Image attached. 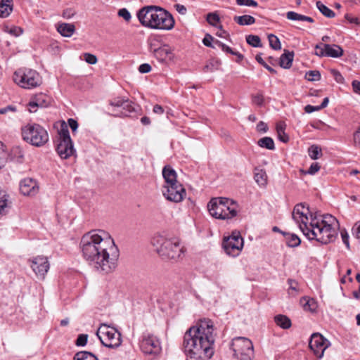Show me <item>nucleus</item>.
Returning a JSON list of instances; mask_svg holds the SVG:
<instances>
[{
    "instance_id": "c03bdc74",
    "label": "nucleus",
    "mask_w": 360,
    "mask_h": 360,
    "mask_svg": "<svg viewBox=\"0 0 360 360\" xmlns=\"http://www.w3.org/2000/svg\"><path fill=\"white\" fill-rule=\"evenodd\" d=\"M320 169V165L318 162H313L310 167L309 168L308 171L307 172H304L302 170V173H304V174H316L317 172H319Z\"/></svg>"
},
{
    "instance_id": "69168bd1",
    "label": "nucleus",
    "mask_w": 360,
    "mask_h": 360,
    "mask_svg": "<svg viewBox=\"0 0 360 360\" xmlns=\"http://www.w3.org/2000/svg\"><path fill=\"white\" fill-rule=\"evenodd\" d=\"M304 110L307 113H311L314 111H318V110H320L319 109H318V105L317 106H313V105H307L304 107Z\"/></svg>"
},
{
    "instance_id": "bf43d9fd",
    "label": "nucleus",
    "mask_w": 360,
    "mask_h": 360,
    "mask_svg": "<svg viewBox=\"0 0 360 360\" xmlns=\"http://www.w3.org/2000/svg\"><path fill=\"white\" fill-rule=\"evenodd\" d=\"M277 135L278 139L283 143H287L289 141V136L285 134V131H282L281 134L278 132L277 133Z\"/></svg>"
},
{
    "instance_id": "680f3d73",
    "label": "nucleus",
    "mask_w": 360,
    "mask_h": 360,
    "mask_svg": "<svg viewBox=\"0 0 360 360\" xmlns=\"http://www.w3.org/2000/svg\"><path fill=\"white\" fill-rule=\"evenodd\" d=\"M68 124L70 127L72 129V131H75L78 127L77 122L72 118L68 120Z\"/></svg>"
},
{
    "instance_id": "58836bf2",
    "label": "nucleus",
    "mask_w": 360,
    "mask_h": 360,
    "mask_svg": "<svg viewBox=\"0 0 360 360\" xmlns=\"http://www.w3.org/2000/svg\"><path fill=\"white\" fill-rule=\"evenodd\" d=\"M207 22L212 26H217V23L220 21L219 16L216 13H210L207 15Z\"/></svg>"
},
{
    "instance_id": "7c9ffc66",
    "label": "nucleus",
    "mask_w": 360,
    "mask_h": 360,
    "mask_svg": "<svg viewBox=\"0 0 360 360\" xmlns=\"http://www.w3.org/2000/svg\"><path fill=\"white\" fill-rule=\"evenodd\" d=\"M257 144L259 146L268 150H274L275 148L274 140L271 137L268 136L260 139L257 141Z\"/></svg>"
},
{
    "instance_id": "4c0bfd02",
    "label": "nucleus",
    "mask_w": 360,
    "mask_h": 360,
    "mask_svg": "<svg viewBox=\"0 0 360 360\" xmlns=\"http://www.w3.org/2000/svg\"><path fill=\"white\" fill-rule=\"evenodd\" d=\"M305 79L308 81H319L321 79V74L318 70H310L305 74Z\"/></svg>"
},
{
    "instance_id": "f8f14e48",
    "label": "nucleus",
    "mask_w": 360,
    "mask_h": 360,
    "mask_svg": "<svg viewBox=\"0 0 360 360\" xmlns=\"http://www.w3.org/2000/svg\"><path fill=\"white\" fill-rule=\"evenodd\" d=\"M244 246V240L238 231H234L229 236H225L222 241V248L230 257L238 256Z\"/></svg>"
},
{
    "instance_id": "bb28decb",
    "label": "nucleus",
    "mask_w": 360,
    "mask_h": 360,
    "mask_svg": "<svg viewBox=\"0 0 360 360\" xmlns=\"http://www.w3.org/2000/svg\"><path fill=\"white\" fill-rule=\"evenodd\" d=\"M274 321L276 325L283 329H288L292 325L290 319L288 316L282 314L276 315L274 317Z\"/></svg>"
},
{
    "instance_id": "774afa93",
    "label": "nucleus",
    "mask_w": 360,
    "mask_h": 360,
    "mask_svg": "<svg viewBox=\"0 0 360 360\" xmlns=\"http://www.w3.org/2000/svg\"><path fill=\"white\" fill-rule=\"evenodd\" d=\"M285 124L284 122H279L276 124V132H282L285 131Z\"/></svg>"
},
{
    "instance_id": "de8ad7c7",
    "label": "nucleus",
    "mask_w": 360,
    "mask_h": 360,
    "mask_svg": "<svg viewBox=\"0 0 360 360\" xmlns=\"http://www.w3.org/2000/svg\"><path fill=\"white\" fill-rule=\"evenodd\" d=\"M88 335L85 334H81L78 336L76 340V345L77 346H84L87 343Z\"/></svg>"
},
{
    "instance_id": "9b49d317",
    "label": "nucleus",
    "mask_w": 360,
    "mask_h": 360,
    "mask_svg": "<svg viewBox=\"0 0 360 360\" xmlns=\"http://www.w3.org/2000/svg\"><path fill=\"white\" fill-rule=\"evenodd\" d=\"M231 349L234 356L238 360H252L254 356V349L252 341L246 338L237 337L231 342Z\"/></svg>"
},
{
    "instance_id": "393cba45",
    "label": "nucleus",
    "mask_w": 360,
    "mask_h": 360,
    "mask_svg": "<svg viewBox=\"0 0 360 360\" xmlns=\"http://www.w3.org/2000/svg\"><path fill=\"white\" fill-rule=\"evenodd\" d=\"M254 179L257 184L260 186H265L267 184V174L263 169H255Z\"/></svg>"
},
{
    "instance_id": "20e7f679",
    "label": "nucleus",
    "mask_w": 360,
    "mask_h": 360,
    "mask_svg": "<svg viewBox=\"0 0 360 360\" xmlns=\"http://www.w3.org/2000/svg\"><path fill=\"white\" fill-rule=\"evenodd\" d=\"M137 18L143 27L154 30L169 31L175 25L172 15L167 10L156 6H148L141 8L137 13Z\"/></svg>"
},
{
    "instance_id": "603ef678",
    "label": "nucleus",
    "mask_w": 360,
    "mask_h": 360,
    "mask_svg": "<svg viewBox=\"0 0 360 360\" xmlns=\"http://www.w3.org/2000/svg\"><path fill=\"white\" fill-rule=\"evenodd\" d=\"M342 240L343 243L345 244L347 248H349V234L345 230H342L340 232Z\"/></svg>"
},
{
    "instance_id": "f03ea898",
    "label": "nucleus",
    "mask_w": 360,
    "mask_h": 360,
    "mask_svg": "<svg viewBox=\"0 0 360 360\" xmlns=\"http://www.w3.org/2000/svg\"><path fill=\"white\" fill-rule=\"evenodd\" d=\"M292 215L308 239L316 240L321 244H328L335 240L338 236V221L333 216L313 215L309 207L304 203L296 205Z\"/></svg>"
},
{
    "instance_id": "49530a36",
    "label": "nucleus",
    "mask_w": 360,
    "mask_h": 360,
    "mask_svg": "<svg viewBox=\"0 0 360 360\" xmlns=\"http://www.w3.org/2000/svg\"><path fill=\"white\" fill-rule=\"evenodd\" d=\"M236 3L239 6H257V3L254 0H236Z\"/></svg>"
},
{
    "instance_id": "c9c22d12",
    "label": "nucleus",
    "mask_w": 360,
    "mask_h": 360,
    "mask_svg": "<svg viewBox=\"0 0 360 360\" xmlns=\"http://www.w3.org/2000/svg\"><path fill=\"white\" fill-rule=\"evenodd\" d=\"M269 45L274 50H279L281 49V44L279 39L274 34H271L268 36Z\"/></svg>"
},
{
    "instance_id": "a878e982",
    "label": "nucleus",
    "mask_w": 360,
    "mask_h": 360,
    "mask_svg": "<svg viewBox=\"0 0 360 360\" xmlns=\"http://www.w3.org/2000/svg\"><path fill=\"white\" fill-rule=\"evenodd\" d=\"M294 54L292 52L285 51L280 58V65L283 68H290L292 65Z\"/></svg>"
},
{
    "instance_id": "a211bd4d",
    "label": "nucleus",
    "mask_w": 360,
    "mask_h": 360,
    "mask_svg": "<svg viewBox=\"0 0 360 360\" xmlns=\"http://www.w3.org/2000/svg\"><path fill=\"white\" fill-rule=\"evenodd\" d=\"M30 261V266L39 278L44 279L49 269L48 258L44 256H37Z\"/></svg>"
},
{
    "instance_id": "9d476101",
    "label": "nucleus",
    "mask_w": 360,
    "mask_h": 360,
    "mask_svg": "<svg viewBox=\"0 0 360 360\" xmlns=\"http://www.w3.org/2000/svg\"><path fill=\"white\" fill-rule=\"evenodd\" d=\"M96 335L103 345L109 348H117L122 344V337L115 328L101 324L98 328Z\"/></svg>"
},
{
    "instance_id": "8fccbe9b",
    "label": "nucleus",
    "mask_w": 360,
    "mask_h": 360,
    "mask_svg": "<svg viewBox=\"0 0 360 360\" xmlns=\"http://www.w3.org/2000/svg\"><path fill=\"white\" fill-rule=\"evenodd\" d=\"M212 41H214V38L209 34H207L202 39V42L205 46L215 48V46H213L212 44Z\"/></svg>"
},
{
    "instance_id": "e433bc0d",
    "label": "nucleus",
    "mask_w": 360,
    "mask_h": 360,
    "mask_svg": "<svg viewBox=\"0 0 360 360\" xmlns=\"http://www.w3.org/2000/svg\"><path fill=\"white\" fill-rule=\"evenodd\" d=\"M247 43L253 47L262 46L260 38L257 35H248L246 37Z\"/></svg>"
},
{
    "instance_id": "c756f323",
    "label": "nucleus",
    "mask_w": 360,
    "mask_h": 360,
    "mask_svg": "<svg viewBox=\"0 0 360 360\" xmlns=\"http://www.w3.org/2000/svg\"><path fill=\"white\" fill-rule=\"evenodd\" d=\"M73 360H98V359L91 352L81 351L75 354Z\"/></svg>"
},
{
    "instance_id": "473e14b6",
    "label": "nucleus",
    "mask_w": 360,
    "mask_h": 360,
    "mask_svg": "<svg viewBox=\"0 0 360 360\" xmlns=\"http://www.w3.org/2000/svg\"><path fill=\"white\" fill-rule=\"evenodd\" d=\"M316 7L319 10V11L327 18H334L335 15V13L331 9L328 8L321 1L316 2Z\"/></svg>"
},
{
    "instance_id": "864d4df0",
    "label": "nucleus",
    "mask_w": 360,
    "mask_h": 360,
    "mask_svg": "<svg viewBox=\"0 0 360 360\" xmlns=\"http://www.w3.org/2000/svg\"><path fill=\"white\" fill-rule=\"evenodd\" d=\"M288 283L289 284V290H292V291H294L295 292V294H296L297 292V291H298V289H297L298 284H297V283L295 281L292 280V279H288Z\"/></svg>"
},
{
    "instance_id": "39448f33",
    "label": "nucleus",
    "mask_w": 360,
    "mask_h": 360,
    "mask_svg": "<svg viewBox=\"0 0 360 360\" xmlns=\"http://www.w3.org/2000/svg\"><path fill=\"white\" fill-rule=\"evenodd\" d=\"M151 244L158 254L163 259H177L184 252V248L176 238H169L161 234L155 235Z\"/></svg>"
},
{
    "instance_id": "f704fd0d",
    "label": "nucleus",
    "mask_w": 360,
    "mask_h": 360,
    "mask_svg": "<svg viewBox=\"0 0 360 360\" xmlns=\"http://www.w3.org/2000/svg\"><path fill=\"white\" fill-rule=\"evenodd\" d=\"M309 155L312 160L319 159L321 155V149L320 147L316 145H312L309 148L308 150Z\"/></svg>"
},
{
    "instance_id": "cd10ccee",
    "label": "nucleus",
    "mask_w": 360,
    "mask_h": 360,
    "mask_svg": "<svg viewBox=\"0 0 360 360\" xmlns=\"http://www.w3.org/2000/svg\"><path fill=\"white\" fill-rule=\"evenodd\" d=\"M286 17L288 20H290L307 21L311 23L314 22V19L312 18L299 14L294 11H288L286 13Z\"/></svg>"
},
{
    "instance_id": "37998d69",
    "label": "nucleus",
    "mask_w": 360,
    "mask_h": 360,
    "mask_svg": "<svg viewBox=\"0 0 360 360\" xmlns=\"http://www.w3.org/2000/svg\"><path fill=\"white\" fill-rule=\"evenodd\" d=\"M255 59L259 63L261 64L262 65H263L266 70H268L270 72L273 73V74H276V71L271 68L269 65H268L265 62L264 60H263V58H262V56L260 55H257L256 57H255Z\"/></svg>"
},
{
    "instance_id": "b1692460",
    "label": "nucleus",
    "mask_w": 360,
    "mask_h": 360,
    "mask_svg": "<svg viewBox=\"0 0 360 360\" xmlns=\"http://www.w3.org/2000/svg\"><path fill=\"white\" fill-rule=\"evenodd\" d=\"M12 0H1L0 1V17L7 18L13 11Z\"/></svg>"
},
{
    "instance_id": "4be33fe9",
    "label": "nucleus",
    "mask_w": 360,
    "mask_h": 360,
    "mask_svg": "<svg viewBox=\"0 0 360 360\" xmlns=\"http://www.w3.org/2000/svg\"><path fill=\"white\" fill-rule=\"evenodd\" d=\"M323 47H325L326 52L325 53H321L320 55H326V57L340 58L344 54L342 48L338 44H327Z\"/></svg>"
},
{
    "instance_id": "0e129e2a",
    "label": "nucleus",
    "mask_w": 360,
    "mask_h": 360,
    "mask_svg": "<svg viewBox=\"0 0 360 360\" xmlns=\"http://www.w3.org/2000/svg\"><path fill=\"white\" fill-rule=\"evenodd\" d=\"M218 28H219V30L216 33L217 36H218L219 37H221V38H226V36H228V34L226 33V32L224 30L222 29V26L219 25L218 27Z\"/></svg>"
},
{
    "instance_id": "3c124183",
    "label": "nucleus",
    "mask_w": 360,
    "mask_h": 360,
    "mask_svg": "<svg viewBox=\"0 0 360 360\" xmlns=\"http://www.w3.org/2000/svg\"><path fill=\"white\" fill-rule=\"evenodd\" d=\"M352 231L353 236L357 238H360V220L354 224Z\"/></svg>"
},
{
    "instance_id": "ddd939ff",
    "label": "nucleus",
    "mask_w": 360,
    "mask_h": 360,
    "mask_svg": "<svg viewBox=\"0 0 360 360\" xmlns=\"http://www.w3.org/2000/svg\"><path fill=\"white\" fill-rule=\"evenodd\" d=\"M162 195L169 201L181 202L186 195V191L181 184L162 186Z\"/></svg>"
},
{
    "instance_id": "5fc2aeb1",
    "label": "nucleus",
    "mask_w": 360,
    "mask_h": 360,
    "mask_svg": "<svg viewBox=\"0 0 360 360\" xmlns=\"http://www.w3.org/2000/svg\"><path fill=\"white\" fill-rule=\"evenodd\" d=\"M139 70L141 73H148L150 72L151 66L148 63H143L139 66Z\"/></svg>"
},
{
    "instance_id": "4468645a",
    "label": "nucleus",
    "mask_w": 360,
    "mask_h": 360,
    "mask_svg": "<svg viewBox=\"0 0 360 360\" xmlns=\"http://www.w3.org/2000/svg\"><path fill=\"white\" fill-rule=\"evenodd\" d=\"M150 51L160 63H169L174 61L175 58L174 48L167 44H164L159 47H156L154 44H150Z\"/></svg>"
},
{
    "instance_id": "6e6d98bb",
    "label": "nucleus",
    "mask_w": 360,
    "mask_h": 360,
    "mask_svg": "<svg viewBox=\"0 0 360 360\" xmlns=\"http://www.w3.org/2000/svg\"><path fill=\"white\" fill-rule=\"evenodd\" d=\"M267 129H268L267 124L262 121H260L257 124V130L259 132H266L267 131Z\"/></svg>"
},
{
    "instance_id": "1a4fd4ad",
    "label": "nucleus",
    "mask_w": 360,
    "mask_h": 360,
    "mask_svg": "<svg viewBox=\"0 0 360 360\" xmlns=\"http://www.w3.org/2000/svg\"><path fill=\"white\" fill-rule=\"evenodd\" d=\"M13 81L23 89H32L41 85L42 80L39 74L32 69H19L13 74Z\"/></svg>"
},
{
    "instance_id": "79ce46f5",
    "label": "nucleus",
    "mask_w": 360,
    "mask_h": 360,
    "mask_svg": "<svg viewBox=\"0 0 360 360\" xmlns=\"http://www.w3.org/2000/svg\"><path fill=\"white\" fill-rule=\"evenodd\" d=\"M84 59L87 63L91 65H94L98 61L97 58L95 55L89 53H86L84 54Z\"/></svg>"
},
{
    "instance_id": "6ab92c4d",
    "label": "nucleus",
    "mask_w": 360,
    "mask_h": 360,
    "mask_svg": "<svg viewBox=\"0 0 360 360\" xmlns=\"http://www.w3.org/2000/svg\"><path fill=\"white\" fill-rule=\"evenodd\" d=\"M49 104V98L44 94H38L33 96L28 103V110L35 112L37 108H44Z\"/></svg>"
},
{
    "instance_id": "13d9d810",
    "label": "nucleus",
    "mask_w": 360,
    "mask_h": 360,
    "mask_svg": "<svg viewBox=\"0 0 360 360\" xmlns=\"http://www.w3.org/2000/svg\"><path fill=\"white\" fill-rule=\"evenodd\" d=\"M304 307L305 310L314 311L315 309V302L314 300H308Z\"/></svg>"
},
{
    "instance_id": "a19ab883",
    "label": "nucleus",
    "mask_w": 360,
    "mask_h": 360,
    "mask_svg": "<svg viewBox=\"0 0 360 360\" xmlns=\"http://www.w3.org/2000/svg\"><path fill=\"white\" fill-rule=\"evenodd\" d=\"M117 15H118L119 17L122 18L127 22H129L131 20V13L125 8L120 9L118 11Z\"/></svg>"
},
{
    "instance_id": "6e6552de",
    "label": "nucleus",
    "mask_w": 360,
    "mask_h": 360,
    "mask_svg": "<svg viewBox=\"0 0 360 360\" xmlns=\"http://www.w3.org/2000/svg\"><path fill=\"white\" fill-rule=\"evenodd\" d=\"M56 151L62 159H68L75 152L68 127L65 122L60 123L58 131Z\"/></svg>"
},
{
    "instance_id": "423d86ee",
    "label": "nucleus",
    "mask_w": 360,
    "mask_h": 360,
    "mask_svg": "<svg viewBox=\"0 0 360 360\" xmlns=\"http://www.w3.org/2000/svg\"><path fill=\"white\" fill-rule=\"evenodd\" d=\"M210 215L219 219H230L237 216L238 204L231 199L226 198H212L207 204Z\"/></svg>"
},
{
    "instance_id": "f257e3e1",
    "label": "nucleus",
    "mask_w": 360,
    "mask_h": 360,
    "mask_svg": "<svg viewBox=\"0 0 360 360\" xmlns=\"http://www.w3.org/2000/svg\"><path fill=\"white\" fill-rule=\"evenodd\" d=\"M84 259L97 271L108 274L117 266L120 256L114 240L103 230H94L84 234L80 242Z\"/></svg>"
},
{
    "instance_id": "09e8293b",
    "label": "nucleus",
    "mask_w": 360,
    "mask_h": 360,
    "mask_svg": "<svg viewBox=\"0 0 360 360\" xmlns=\"http://www.w3.org/2000/svg\"><path fill=\"white\" fill-rule=\"evenodd\" d=\"M8 199L4 192H0V213L7 206Z\"/></svg>"
},
{
    "instance_id": "0eeeda50",
    "label": "nucleus",
    "mask_w": 360,
    "mask_h": 360,
    "mask_svg": "<svg viewBox=\"0 0 360 360\" xmlns=\"http://www.w3.org/2000/svg\"><path fill=\"white\" fill-rule=\"evenodd\" d=\"M22 136L30 144L40 147L49 141L47 131L38 124H28L22 128Z\"/></svg>"
},
{
    "instance_id": "ea45409f",
    "label": "nucleus",
    "mask_w": 360,
    "mask_h": 360,
    "mask_svg": "<svg viewBox=\"0 0 360 360\" xmlns=\"http://www.w3.org/2000/svg\"><path fill=\"white\" fill-rule=\"evenodd\" d=\"M327 44H323L322 42L317 44L315 46V52L314 54L319 57H326V55H320L321 53H325L326 51L325 50L324 46H326Z\"/></svg>"
},
{
    "instance_id": "412c9836",
    "label": "nucleus",
    "mask_w": 360,
    "mask_h": 360,
    "mask_svg": "<svg viewBox=\"0 0 360 360\" xmlns=\"http://www.w3.org/2000/svg\"><path fill=\"white\" fill-rule=\"evenodd\" d=\"M162 176L165 179V184L163 186L181 184L177 181L176 171L169 165L164 167L162 169Z\"/></svg>"
},
{
    "instance_id": "72a5a7b5",
    "label": "nucleus",
    "mask_w": 360,
    "mask_h": 360,
    "mask_svg": "<svg viewBox=\"0 0 360 360\" xmlns=\"http://www.w3.org/2000/svg\"><path fill=\"white\" fill-rule=\"evenodd\" d=\"M4 31L8 33L13 37H19L23 32V30L20 27L5 25L4 27Z\"/></svg>"
},
{
    "instance_id": "a18cd8bd",
    "label": "nucleus",
    "mask_w": 360,
    "mask_h": 360,
    "mask_svg": "<svg viewBox=\"0 0 360 360\" xmlns=\"http://www.w3.org/2000/svg\"><path fill=\"white\" fill-rule=\"evenodd\" d=\"M252 103H254L258 106H262L264 103V96L260 94L254 95L252 97Z\"/></svg>"
},
{
    "instance_id": "052dcab7",
    "label": "nucleus",
    "mask_w": 360,
    "mask_h": 360,
    "mask_svg": "<svg viewBox=\"0 0 360 360\" xmlns=\"http://www.w3.org/2000/svg\"><path fill=\"white\" fill-rule=\"evenodd\" d=\"M352 86L353 88V91L360 95V82L357 80H354L352 83Z\"/></svg>"
},
{
    "instance_id": "2eb2a0df",
    "label": "nucleus",
    "mask_w": 360,
    "mask_h": 360,
    "mask_svg": "<svg viewBox=\"0 0 360 360\" xmlns=\"http://www.w3.org/2000/svg\"><path fill=\"white\" fill-rule=\"evenodd\" d=\"M309 346L314 354L321 359L326 349L330 346V342L320 333H314L311 337Z\"/></svg>"
},
{
    "instance_id": "2f4dec72",
    "label": "nucleus",
    "mask_w": 360,
    "mask_h": 360,
    "mask_svg": "<svg viewBox=\"0 0 360 360\" xmlns=\"http://www.w3.org/2000/svg\"><path fill=\"white\" fill-rule=\"evenodd\" d=\"M286 243L289 247L295 248L298 246L301 240L300 238L293 233H288L285 235Z\"/></svg>"
},
{
    "instance_id": "4d7b16f0",
    "label": "nucleus",
    "mask_w": 360,
    "mask_h": 360,
    "mask_svg": "<svg viewBox=\"0 0 360 360\" xmlns=\"http://www.w3.org/2000/svg\"><path fill=\"white\" fill-rule=\"evenodd\" d=\"M16 111V108L15 107L13 106V105H8L5 108H1L0 109V114H6L8 113V112H15Z\"/></svg>"
},
{
    "instance_id": "5701e85b",
    "label": "nucleus",
    "mask_w": 360,
    "mask_h": 360,
    "mask_svg": "<svg viewBox=\"0 0 360 360\" xmlns=\"http://www.w3.org/2000/svg\"><path fill=\"white\" fill-rule=\"evenodd\" d=\"M57 31L65 37H70L75 32V26L71 23L62 22L57 25Z\"/></svg>"
},
{
    "instance_id": "e2e57ef3",
    "label": "nucleus",
    "mask_w": 360,
    "mask_h": 360,
    "mask_svg": "<svg viewBox=\"0 0 360 360\" xmlns=\"http://www.w3.org/2000/svg\"><path fill=\"white\" fill-rule=\"evenodd\" d=\"M174 7L176 10L181 15H185L187 12V9L184 5L176 4Z\"/></svg>"
},
{
    "instance_id": "dca6fc26",
    "label": "nucleus",
    "mask_w": 360,
    "mask_h": 360,
    "mask_svg": "<svg viewBox=\"0 0 360 360\" xmlns=\"http://www.w3.org/2000/svg\"><path fill=\"white\" fill-rule=\"evenodd\" d=\"M110 105L112 108H117V110L112 109V115L114 116H128L129 113L134 111L130 101L123 98H117L112 100Z\"/></svg>"
},
{
    "instance_id": "f3484780",
    "label": "nucleus",
    "mask_w": 360,
    "mask_h": 360,
    "mask_svg": "<svg viewBox=\"0 0 360 360\" xmlns=\"http://www.w3.org/2000/svg\"><path fill=\"white\" fill-rule=\"evenodd\" d=\"M141 349L146 354H158L161 351L159 340L154 335L148 334L143 336Z\"/></svg>"
},
{
    "instance_id": "338daca9",
    "label": "nucleus",
    "mask_w": 360,
    "mask_h": 360,
    "mask_svg": "<svg viewBox=\"0 0 360 360\" xmlns=\"http://www.w3.org/2000/svg\"><path fill=\"white\" fill-rule=\"evenodd\" d=\"M345 18L351 23L359 24L360 19L358 18H352L348 14L345 15Z\"/></svg>"
},
{
    "instance_id": "7ed1b4c3",
    "label": "nucleus",
    "mask_w": 360,
    "mask_h": 360,
    "mask_svg": "<svg viewBox=\"0 0 360 360\" xmlns=\"http://www.w3.org/2000/svg\"><path fill=\"white\" fill-rule=\"evenodd\" d=\"M216 328L210 319H201L184 334V347L191 359H210L214 354Z\"/></svg>"
},
{
    "instance_id": "aec40b11",
    "label": "nucleus",
    "mask_w": 360,
    "mask_h": 360,
    "mask_svg": "<svg viewBox=\"0 0 360 360\" xmlns=\"http://www.w3.org/2000/svg\"><path fill=\"white\" fill-rule=\"evenodd\" d=\"M20 190L24 195H34L39 191V186L36 181L26 178L20 181Z\"/></svg>"
},
{
    "instance_id": "c85d7f7f",
    "label": "nucleus",
    "mask_w": 360,
    "mask_h": 360,
    "mask_svg": "<svg viewBox=\"0 0 360 360\" xmlns=\"http://www.w3.org/2000/svg\"><path fill=\"white\" fill-rule=\"evenodd\" d=\"M234 20L240 25H250L255 22V18L249 15L236 16Z\"/></svg>"
}]
</instances>
